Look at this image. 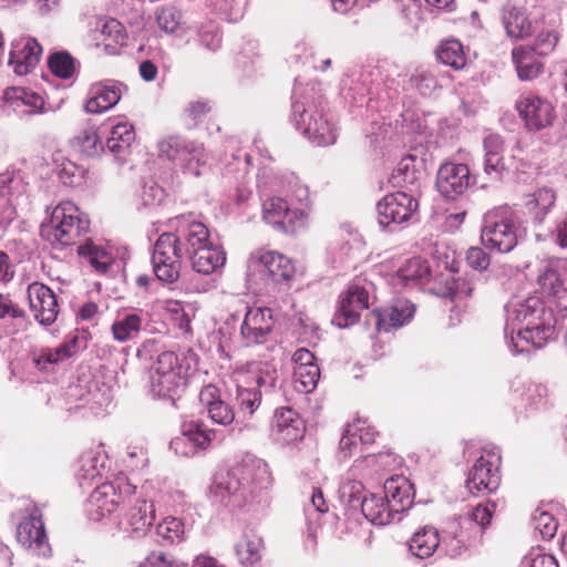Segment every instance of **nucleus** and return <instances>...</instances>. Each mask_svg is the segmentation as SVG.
<instances>
[{"label": "nucleus", "instance_id": "nucleus-47", "mask_svg": "<svg viewBox=\"0 0 567 567\" xmlns=\"http://www.w3.org/2000/svg\"><path fill=\"white\" fill-rule=\"evenodd\" d=\"M79 256L87 259V261L100 272H106L111 265V256L109 251L93 244L91 239H86L83 245L78 248Z\"/></svg>", "mask_w": 567, "mask_h": 567}, {"label": "nucleus", "instance_id": "nucleus-26", "mask_svg": "<svg viewBox=\"0 0 567 567\" xmlns=\"http://www.w3.org/2000/svg\"><path fill=\"white\" fill-rule=\"evenodd\" d=\"M126 86L117 81L107 80L90 86L89 99L85 103L87 113H103L115 106L122 97Z\"/></svg>", "mask_w": 567, "mask_h": 567}, {"label": "nucleus", "instance_id": "nucleus-29", "mask_svg": "<svg viewBox=\"0 0 567 567\" xmlns=\"http://www.w3.org/2000/svg\"><path fill=\"white\" fill-rule=\"evenodd\" d=\"M384 496L389 501L390 506H392V511L402 519V514L413 504V486L402 475L392 476L384 483Z\"/></svg>", "mask_w": 567, "mask_h": 567}, {"label": "nucleus", "instance_id": "nucleus-32", "mask_svg": "<svg viewBox=\"0 0 567 567\" xmlns=\"http://www.w3.org/2000/svg\"><path fill=\"white\" fill-rule=\"evenodd\" d=\"M361 511L364 517L374 525L384 526L401 520L399 515L392 511L385 496L375 494L364 496L361 501Z\"/></svg>", "mask_w": 567, "mask_h": 567}, {"label": "nucleus", "instance_id": "nucleus-51", "mask_svg": "<svg viewBox=\"0 0 567 567\" xmlns=\"http://www.w3.org/2000/svg\"><path fill=\"white\" fill-rule=\"evenodd\" d=\"M532 522L534 529L543 539H551L557 533L558 523L549 511L537 508L533 514Z\"/></svg>", "mask_w": 567, "mask_h": 567}, {"label": "nucleus", "instance_id": "nucleus-61", "mask_svg": "<svg viewBox=\"0 0 567 567\" xmlns=\"http://www.w3.org/2000/svg\"><path fill=\"white\" fill-rule=\"evenodd\" d=\"M360 432L358 424H348L340 440V451L344 457L351 456L359 446L357 434Z\"/></svg>", "mask_w": 567, "mask_h": 567}, {"label": "nucleus", "instance_id": "nucleus-19", "mask_svg": "<svg viewBox=\"0 0 567 567\" xmlns=\"http://www.w3.org/2000/svg\"><path fill=\"white\" fill-rule=\"evenodd\" d=\"M475 184L466 164L446 162L442 164L436 174V187L446 198H455Z\"/></svg>", "mask_w": 567, "mask_h": 567}, {"label": "nucleus", "instance_id": "nucleus-36", "mask_svg": "<svg viewBox=\"0 0 567 567\" xmlns=\"http://www.w3.org/2000/svg\"><path fill=\"white\" fill-rule=\"evenodd\" d=\"M188 258L196 272L210 275L225 265L226 252L220 246L213 244L205 249L194 251V255Z\"/></svg>", "mask_w": 567, "mask_h": 567}, {"label": "nucleus", "instance_id": "nucleus-7", "mask_svg": "<svg viewBox=\"0 0 567 567\" xmlns=\"http://www.w3.org/2000/svg\"><path fill=\"white\" fill-rule=\"evenodd\" d=\"M236 384V401L241 412L252 415L261 403L262 391L276 386L277 369L268 362H251L238 368L233 374Z\"/></svg>", "mask_w": 567, "mask_h": 567}, {"label": "nucleus", "instance_id": "nucleus-40", "mask_svg": "<svg viewBox=\"0 0 567 567\" xmlns=\"http://www.w3.org/2000/svg\"><path fill=\"white\" fill-rule=\"evenodd\" d=\"M97 32L100 37L95 39L102 42L109 53H115L117 47H122L125 43V28L115 19L104 21Z\"/></svg>", "mask_w": 567, "mask_h": 567}, {"label": "nucleus", "instance_id": "nucleus-57", "mask_svg": "<svg viewBox=\"0 0 567 567\" xmlns=\"http://www.w3.org/2000/svg\"><path fill=\"white\" fill-rule=\"evenodd\" d=\"M363 485L360 481L349 478L346 482H343L339 488L340 497L346 501L349 506L354 507L355 503L361 505V501L363 497H361L363 493Z\"/></svg>", "mask_w": 567, "mask_h": 567}, {"label": "nucleus", "instance_id": "nucleus-54", "mask_svg": "<svg viewBox=\"0 0 567 567\" xmlns=\"http://www.w3.org/2000/svg\"><path fill=\"white\" fill-rule=\"evenodd\" d=\"M182 12L174 7L162 8L156 14L158 27L167 33H175L182 28Z\"/></svg>", "mask_w": 567, "mask_h": 567}, {"label": "nucleus", "instance_id": "nucleus-24", "mask_svg": "<svg viewBox=\"0 0 567 567\" xmlns=\"http://www.w3.org/2000/svg\"><path fill=\"white\" fill-rule=\"evenodd\" d=\"M17 540L25 548L33 550L39 556H48V544L44 525L40 514L34 511L23 518L17 527Z\"/></svg>", "mask_w": 567, "mask_h": 567}, {"label": "nucleus", "instance_id": "nucleus-13", "mask_svg": "<svg viewBox=\"0 0 567 567\" xmlns=\"http://www.w3.org/2000/svg\"><path fill=\"white\" fill-rule=\"evenodd\" d=\"M515 109L527 132L536 133L549 128L557 117L551 102L534 93L519 95Z\"/></svg>", "mask_w": 567, "mask_h": 567}, {"label": "nucleus", "instance_id": "nucleus-17", "mask_svg": "<svg viewBox=\"0 0 567 567\" xmlns=\"http://www.w3.org/2000/svg\"><path fill=\"white\" fill-rule=\"evenodd\" d=\"M275 320L267 307H249L240 324V339L247 347L262 344L269 340Z\"/></svg>", "mask_w": 567, "mask_h": 567}, {"label": "nucleus", "instance_id": "nucleus-10", "mask_svg": "<svg viewBox=\"0 0 567 567\" xmlns=\"http://www.w3.org/2000/svg\"><path fill=\"white\" fill-rule=\"evenodd\" d=\"M123 514L114 518L117 532L125 538L141 539L147 535L154 520L155 508L148 495V485L135 486L132 503L122 506Z\"/></svg>", "mask_w": 567, "mask_h": 567}, {"label": "nucleus", "instance_id": "nucleus-22", "mask_svg": "<svg viewBox=\"0 0 567 567\" xmlns=\"http://www.w3.org/2000/svg\"><path fill=\"white\" fill-rule=\"evenodd\" d=\"M42 54L39 42L31 37H20L12 41L9 65L18 75H27L35 69Z\"/></svg>", "mask_w": 567, "mask_h": 567}, {"label": "nucleus", "instance_id": "nucleus-44", "mask_svg": "<svg viewBox=\"0 0 567 567\" xmlns=\"http://www.w3.org/2000/svg\"><path fill=\"white\" fill-rule=\"evenodd\" d=\"M436 56L443 64L455 70H461L466 64L463 45L455 39L443 41L436 50Z\"/></svg>", "mask_w": 567, "mask_h": 567}, {"label": "nucleus", "instance_id": "nucleus-56", "mask_svg": "<svg viewBox=\"0 0 567 567\" xmlns=\"http://www.w3.org/2000/svg\"><path fill=\"white\" fill-rule=\"evenodd\" d=\"M558 42V34L554 30L542 31L537 34L534 45L529 47L533 49L538 56H547L550 54Z\"/></svg>", "mask_w": 567, "mask_h": 567}, {"label": "nucleus", "instance_id": "nucleus-23", "mask_svg": "<svg viewBox=\"0 0 567 567\" xmlns=\"http://www.w3.org/2000/svg\"><path fill=\"white\" fill-rule=\"evenodd\" d=\"M25 192L21 176L14 171L0 174V228L16 217V200Z\"/></svg>", "mask_w": 567, "mask_h": 567}, {"label": "nucleus", "instance_id": "nucleus-3", "mask_svg": "<svg viewBox=\"0 0 567 567\" xmlns=\"http://www.w3.org/2000/svg\"><path fill=\"white\" fill-rule=\"evenodd\" d=\"M270 483L267 464L260 458L247 455L228 471L218 472L209 491L217 501L228 499L239 506L257 492L267 488Z\"/></svg>", "mask_w": 567, "mask_h": 567}, {"label": "nucleus", "instance_id": "nucleus-42", "mask_svg": "<svg viewBox=\"0 0 567 567\" xmlns=\"http://www.w3.org/2000/svg\"><path fill=\"white\" fill-rule=\"evenodd\" d=\"M503 22L508 37L513 39H523L530 34L532 23L525 12L516 7L505 10Z\"/></svg>", "mask_w": 567, "mask_h": 567}, {"label": "nucleus", "instance_id": "nucleus-21", "mask_svg": "<svg viewBox=\"0 0 567 567\" xmlns=\"http://www.w3.org/2000/svg\"><path fill=\"white\" fill-rule=\"evenodd\" d=\"M30 309L34 319L44 327L53 324L59 315V303L54 292L45 285L32 282L28 287Z\"/></svg>", "mask_w": 567, "mask_h": 567}, {"label": "nucleus", "instance_id": "nucleus-4", "mask_svg": "<svg viewBox=\"0 0 567 567\" xmlns=\"http://www.w3.org/2000/svg\"><path fill=\"white\" fill-rule=\"evenodd\" d=\"M198 355L193 349L177 354L174 351L161 352L152 367L151 391L158 398H173L197 371Z\"/></svg>", "mask_w": 567, "mask_h": 567}, {"label": "nucleus", "instance_id": "nucleus-9", "mask_svg": "<svg viewBox=\"0 0 567 567\" xmlns=\"http://www.w3.org/2000/svg\"><path fill=\"white\" fill-rule=\"evenodd\" d=\"M518 214L508 206L496 207L484 215L482 244L498 252H509L518 243Z\"/></svg>", "mask_w": 567, "mask_h": 567}, {"label": "nucleus", "instance_id": "nucleus-35", "mask_svg": "<svg viewBox=\"0 0 567 567\" xmlns=\"http://www.w3.org/2000/svg\"><path fill=\"white\" fill-rule=\"evenodd\" d=\"M442 547L441 535L434 527L425 526L416 530L409 540V550L420 559L431 557Z\"/></svg>", "mask_w": 567, "mask_h": 567}, {"label": "nucleus", "instance_id": "nucleus-12", "mask_svg": "<svg viewBox=\"0 0 567 567\" xmlns=\"http://www.w3.org/2000/svg\"><path fill=\"white\" fill-rule=\"evenodd\" d=\"M161 157L178 162L179 165L194 176L202 174L200 167H205L207 154L202 143L188 141L179 136H169L158 143Z\"/></svg>", "mask_w": 567, "mask_h": 567}, {"label": "nucleus", "instance_id": "nucleus-31", "mask_svg": "<svg viewBox=\"0 0 567 567\" xmlns=\"http://www.w3.org/2000/svg\"><path fill=\"white\" fill-rule=\"evenodd\" d=\"M264 539L252 529H245L234 545L235 555L243 567H252L262 558Z\"/></svg>", "mask_w": 567, "mask_h": 567}, {"label": "nucleus", "instance_id": "nucleus-55", "mask_svg": "<svg viewBox=\"0 0 567 567\" xmlns=\"http://www.w3.org/2000/svg\"><path fill=\"white\" fill-rule=\"evenodd\" d=\"M248 0H210L215 10L225 14L230 21L243 17Z\"/></svg>", "mask_w": 567, "mask_h": 567}, {"label": "nucleus", "instance_id": "nucleus-1", "mask_svg": "<svg viewBox=\"0 0 567 567\" xmlns=\"http://www.w3.org/2000/svg\"><path fill=\"white\" fill-rule=\"evenodd\" d=\"M556 319L538 296L513 299L506 306L505 338L513 354L542 349L556 337Z\"/></svg>", "mask_w": 567, "mask_h": 567}, {"label": "nucleus", "instance_id": "nucleus-33", "mask_svg": "<svg viewBox=\"0 0 567 567\" xmlns=\"http://www.w3.org/2000/svg\"><path fill=\"white\" fill-rule=\"evenodd\" d=\"M512 58L517 75L522 81L534 80L543 72L544 63L542 62V56H538L529 45L514 48Z\"/></svg>", "mask_w": 567, "mask_h": 567}, {"label": "nucleus", "instance_id": "nucleus-6", "mask_svg": "<svg viewBox=\"0 0 567 567\" xmlns=\"http://www.w3.org/2000/svg\"><path fill=\"white\" fill-rule=\"evenodd\" d=\"M321 104V97L316 96L315 86L306 87L292 102V121L297 130L311 143L328 146L336 142L337 130L324 116Z\"/></svg>", "mask_w": 567, "mask_h": 567}, {"label": "nucleus", "instance_id": "nucleus-43", "mask_svg": "<svg viewBox=\"0 0 567 567\" xmlns=\"http://www.w3.org/2000/svg\"><path fill=\"white\" fill-rule=\"evenodd\" d=\"M396 276L401 284L405 286L414 285L427 280L430 267L422 258H412L398 269Z\"/></svg>", "mask_w": 567, "mask_h": 567}, {"label": "nucleus", "instance_id": "nucleus-18", "mask_svg": "<svg viewBox=\"0 0 567 567\" xmlns=\"http://www.w3.org/2000/svg\"><path fill=\"white\" fill-rule=\"evenodd\" d=\"M499 457L495 454L481 456L468 473L466 487L474 495H484L495 492L501 483L498 474Z\"/></svg>", "mask_w": 567, "mask_h": 567}, {"label": "nucleus", "instance_id": "nucleus-45", "mask_svg": "<svg viewBox=\"0 0 567 567\" xmlns=\"http://www.w3.org/2000/svg\"><path fill=\"white\" fill-rule=\"evenodd\" d=\"M538 284L544 293L560 298L566 289L559 275V262H550L538 275Z\"/></svg>", "mask_w": 567, "mask_h": 567}, {"label": "nucleus", "instance_id": "nucleus-34", "mask_svg": "<svg viewBox=\"0 0 567 567\" xmlns=\"http://www.w3.org/2000/svg\"><path fill=\"white\" fill-rule=\"evenodd\" d=\"M484 171L494 178H499L505 169L504 151L505 143L501 135L488 134L483 141Z\"/></svg>", "mask_w": 567, "mask_h": 567}, {"label": "nucleus", "instance_id": "nucleus-64", "mask_svg": "<svg viewBox=\"0 0 567 567\" xmlns=\"http://www.w3.org/2000/svg\"><path fill=\"white\" fill-rule=\"evenodd\" d=\"M138 567H186L183 563L164 553H152Z\"/></svg>", "mask_w": 567, "mask_h": 567}, {"label": "nucleus", "instance_id": "nucleus-37", "mask_svg": "<svg viewBox=\"0 0 567 567\" xmlns=\"http://www.w3.org/2000/svg\"><path fill=\"white\" fill-rule=\"evenodd\" d=\"M556 194L551 188L542 187L524 197V206L532 215L533 221L540 225L554 207Z\"/></svg>", "mask_w": 567, "mask_h": 567}, {"label": "nucleus", "instance_id": "nucleus-38", "mask_svg": "<svg viewBox=\"0 0 567 567\" xmlns=\"http://www.w3.org/2000/svg\"><path fill=\"white\" fill-rule=\"evenodd\" d=\"M422 173L415 168V157L408 156L402 158L390 177L393 187L405 188L413 192L421 181Z\"/></svg>", "mask_w": 567, "mask_h": 567}, {"label": "nucleus", "instance_id": "nucleus-8", "mask_svg": "<svg viewBox=\"0 0 567 567\" xmlns=\"http://www.w3.org/2000/svg\"><path fill=\"white\" fill-rule=\"evenodd\" d=\"M90 229V220L75 204L62 202L51 213L50 220L41 226V235L52 245H75Z\"/></svg>", "mask_w": 567, "mask_h": 567}, {"label": "nucleus", "instance_id": "nucleus-28", "mask_svg": "<svg viewBox=\"0 0 567 567\" xmlns=\"http://www.w3.org/2000/svg\"><path fill=\"white\" fill-rule=\"evenodd\" d=\"M145 321L146 313L141 309L122 310L117 312L111 326L113 339L121 343L136 339Z\"/></svg>", "mask_w": 567, "mask_h": 567}, {"label": "nucleus", "instance_id": "nucleus-15", "mask_svg": "<svg viewBox=\"0 0 567 567\" xmlns=\"http://www.w3.org/2000/svg\"><path fill=\"white\" fill-rule=\"evenodd\" d=\"M419 207V203L412 194L395 192L384 196L377 204L378 223L382 228L406 223L411 219Z\"/></svg>", "mask_w": 567, "mask_h": 567}, {"label": "nucleus", "instance_id": "nucleus-62", "mask_svg": "<svg viewBox=\"0 0 567 567\" xmlns=\"http://www.w3.org/2000/svg\"><path fill=\"white\" fill-rule=\"evenodd\" d=\"M522 567H559L557 559L542 550L529 551L522 560Z\"/></svg>", "mask_w": 567, "mask_h": 567}, {"label": "nucleus", "instance_id": "nucleus-2", "mask_svg": "<svg viewBox=\"0 0 567 567\" xmlns=\"http://www.w3.org/2000/svg\"><path fill=\"white\" fill-rule=\"evenodd\" d=\"M179 244L184 245L188 257L194 255V251L213 245L206 225L200 221H190L182 218L177 228V235L164 233L154 245L152 255L153 271L162 282L173 284L179 278L182 259Z\"/></svg>", "mask_w": 567, "mask_h": 567}, {"label": "nucleus", "instance_id": "nucleus-63", "mask_svg": "<svg viewBox=\"0 0 567 567\" xmlns=\"http://www.w3.org/2000/svg\"><path fill=\"white\" fill-rule=\"evenodd\" d=\"M165 197L164 189L154 182L146 183L141 193V199L145 207L158 206Z\"/></svg>", "mask_w": 567, "mask_h": 567}, {"label": "nucleus", "instance_id": "nucleus-14", "mask_svg": "<svg viewBox=\"0 0 567 567\" xmlns=\"http://www.w3.org/2000/svg\"><path fill=\"white\" fill-rule=\"evenodd\" d=\"M248 276L259 271L274 282L289 281L296 274L291 259L276 250L258 249L247 260Z\"/></svg>", "mask_w": 567, "mask_h": 567}, {"label": "nucleus", "instance_id": "nucleus-11", "mask_svg": "<svg viewBox=\"0 0 567 567\" xmlns=\"http://www.w3.org/2000/svg\"><path fill=\"white\" fill-rule=\"evenodd\" d=\"M134 494L135 485L123 475L99 485L87 499L86 512L90 519L101 522L111 517L115 509L131 504Z\"/></svg>", "mask_w": 567, "mask_h": 567}, {"label": "nucleus", "instance_id": "nucleus-60", "mask_svg": "<svg viewBox=\"0 0 567 567\" xmlns=\"http://www.w3.org/2000/svg\"><path fill=\"white\" fill-rule=\"evenodd\" d=\"M79 141L83 152L87 155H96L103 150L102 142L99 137L97 131L94 127L85 128L79 135Z\"/></svg>", "mask_w": 567, "mask_h": 567}, {"label": "nucleus", "instance_id": "nucleus-53", "mask_svg": "<svg viewBox=\"0 0 567 567\" xmlns=\"http://www.w3.org/2000/svg\"><path fill=\"white\" fill-rule=\"evenodd\" d=\"M59 179L66 186H78L84 179L85 171L75 163L63 159L56 165Z\"/></svg>", "mask_w": 567, "mask_h": 567}, {"label": "nucleus", "instance_id": "nucleus-41", "mask_svg": "<svg viewBox=\"0 0 567 567\" xmlns=\"http://www.w3.org/2000/svg\"><path fill=\"white\" fill-rule=\"evenodd\" d=\"M3 99L14 107L20 105L28 106L29 113H38L43 109V97L24 87H8L4 90Z\"/></svg>", "mask_w": 567, "mask_h": 567}, {"label": "nucleus", "instance_id": "nucleus-58", "mask_svg": "<svg viewBox=\"0 0 567 567\" xmlns=\"http://www.w3.org/2000/svg\"><path fill=\"white\" fill-rule=\"evenodd\" d=\"M411 82L423 95L432 94L437 86L435 76L425 69H417L412 75Z\"/></svg>", "mask_w": 567, "mask_h": 567}, {"label": "nucleus", "instance_id": "nucleus-46", "mask_svg": "<svg viewBox=\"0 0 567 567\" xmlns=\"http://www.w3.org/2000/svg\"><path fill=\"white\" fill-rule=\"evenodd\" d=\"M135 138V132L130 123L123 122L114 125L106 141L107 148L116 155L125 152Z\"/></svg>", "mask_w": 567, "mask_h": 567}, {"label": "nucleus", "instance_id": "nucleus-25", "mask_svg": "<svg viewBox=\"0 0 567 567\" xmlns=\"http://www.w3.org/2000/svg\"><path fill=\"white\" fill-rule=\"evenodd\" d=\"M271 432L276 441L282 444H292L305 436L306 425L295 410L280 408L274 414Z\"/></svg>", "mask_w": 567, "mask_h": 567}, {"label": "nucleus", "instance_id": "nucleus-49", "mask_svg": "<svg viewBox=\"0 0 567 567\" xmlns=\"http://www.w3.org/2000/svg\"><path fill=\"white\" fill-rule=\"evenodd\" d=\"M156 535L168 544L181 543L185 537L184 523L176 517H165L157 524Z\"/></svg>", "mask_w": 567, "mask_h": 567}, {"label": "nucleus", "instance_id": "nucleus-30", "mask_svg": "<svg viewBox=\"0 0 567 567\" xmlns=\"http://www.w3.org/2000/svg\"><path fill=\"white\" fill-rule=\"evenodd\" d=\"M215 435L216 432L206 429L203 422L190 421L182 425V435L172 440L171 449L177 454L188 455L190 451L183 449L186 442L192 443L195 449H205L214 440Z\"/></svg>", "mask_w": 567, "mask_h": 567}, {"label": "nucleus", "instance_id": "nucleus-39", "mask_svg": "<svg viewBox=\"0 0 567 567\" xmlns=\"http://www.w3.org/2000/svg\"><path fill=\"white\" fill-rule=\"evenodd\" d=\"M442 284L443 287L437 293L456 302L470 298L475 289L474 278L470 275L458 277L450 275Z\"/></svg>", "mask_w": 567, "mask_h": 567}, {"label": "nucleus", "instance_id": "nucleus-5", "mask_svg": "<svg viewBox=\"0 0 567 567\" xmlns=\"http://www.w3.org/2000/svg\"><path fill=\"white\" fill-rule=\"evenodd\" d=\"M496 504L488 502L478 504L467 516L451 522L441 534L442 549L446 555L456 557L482 538L491 524Z\"/></svg>", "mask_w": 567, "mask_h": 567}, {"label": "nucleus", "instance_id": "nucleus-20", "mask_svg": "<svg viewBox=\"0 0 567 567\" xmlns=\"http://www.w3.org/2000/svg\"><path fill=\"white\" fill-rule=\"evenodd\" d=\"M262 218L276 230L293 234L303 224L305 214L300 209H291L280 197H272L262 204Z\"/></svg>", "mask_w": 567, "mask_h": 567}, {"label": "nucleus", "instance_id": "nucleus-16", "mask_svg": "<svg viewBox=\"0 0 567 567\" xmlns=\"http://www.w3.org/2000/svg\"><path fill=\"white\" fill-rule=\"evenodd\" d=\"M365 279L352 281L346 292L341 296L339 308L332 322L339 328H348L354 324L363 309L369 308V287Z\"/></svg>", "mask_w": 567, "mask_h": 567}, {"label": "nucleus", "instance_id": "nucleus-27", "mask_svg": "<svg viewBox=\"0 0 567 567\" xmlns=\"http://www.w3.org/2000/svg\"><path fill=\"white\" fill-rule=\"evenodd\" d=\"M415 307L406 299H398L391 306L375 309L372 318L375 320V328L380 331H390L392 328H400L408 323L414 316Z\"/></svg>", "mask_w": 567, "mask_h": 567}, {"label": "nucleus", "instance_id": "nucleus-48", "mask_svg": "<svg viewBox=\"0 0 567 567\" xmlns=\"http://www.w3.org/2000/svg\"><path fill=\"white\" fill-rule=\"evenodd\" d=\"M320 378V369L318 365L295 367L293 368V385L295 389L302 393L313 391Z\"/></svg>", "mask_w": 567, "mask_h": 567}, {"label": "nucleus", "instance_id": "nucleus-52", "mask_svg": "<svg viewBox=\"0 0 567 567\" xmlns=\"http://www.w3.org/2000/svg\"><path fill=\"white\" fill-rule=\"evenodd\" d=\"M48 64L51 72L61 79H70L76 69L75 60L66 52L52 54Z\"/></svg>", "mask_w": 567, "mask_h": 567}, {"label": "nucleus", "instance_id": "nucleus-50", "mask_svg": "<svg viewBox=\"0 0 567 567\" xmlns=\"http://www.w3.org/2000/svg\"><path fill=\"white\" fill-rule=\"evenodd\" d=\"M163 309L179 330L190 332L192 318L183 302L168 299L163 302Z\"/></svg>", "mask_w": 567, "mask_h": 567}, {"label": "nucleus", "instance_id": "nucleus-59", "mask_svg": "<svg viewBox=\"0 0 567 567\" xmlns=\"http://www.w3.org/2000/svg\"><path fill=\"white\" fill-rule=\"evenodd\" d=\"M123 462L126 467L135 471L144 468L147 465L148 458L144 447L137 445L127 446Z\"/></svg>", "mask_w": 567, "mask_h": 567}]
</instances>
